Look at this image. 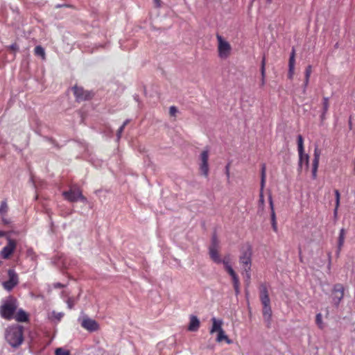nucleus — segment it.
<instances>
[{
  "label": "nucleus",
  "mask_w": 355,
  "mask_h": 355,
  "mask_svg": "<svg viewBox=\"0 0 355 355\" xmlns=\"http://www.w3.org/2000/svg\"><path fill=\"white\" fill-rule=\"evenodd\" d=\"M309 78H305V80H304V89H303V92L304 93L305 91H306V87H307L308 84H309Z\"/></svg>",
  "instance_id": "obj_44"
},
{
  "label": "nucleus",
  "mask_w": 355,
  "mask_h": 355,
  "mask_svg": "<svg viewBox=\"0 0 355 355\" xmlns=\"http://www.w3.org/2000/svg\"><path fill=\"white\" fill-rule=\"evenodd\" d=\"M73 93L78 101L88 100L92 98V94L88 91H85L82 87H74Z\"/></svg>",
  "instance_id": "obj_13"
},
{
  "label": "nucleus",
  "mask_w": 355,
  "mask_h": 355,
  "mask_svg": "<svg viewBox=\"0 0 355 355\" xmlns=\"http://www.w3.org/2000/svg\"><path fill=\"white\" fill-rule=\"evenodd\" d=\"M128 123H129V120H125V121L123 122V123L122 126L125 128V127L128 124Z\"/></svg>",
  "instance_id": "obj_49"
},
{
  "label": "nucleus",
  "mask_w": 355,
  "mask_h": 355,
  "mask_svg": "<svg viewBox=\"0 0 355 355\" xmlns=\"http://www.w3.org/2000/svg\"><path fill=\"white\" fill-rule=\"evenodd\" d=\"M309 157L307 154L304 153V151L302 152L301 154H299V164H298V170L301 171L302 169L303 164L306 166L307 168L309 166Z\"/></svg>",
  "instance_id": "obj_16"
},
{
  "label": "nucleus",
  "mask_w": 355,
  "mask_h": 355,
  "mask_svg": "<svg viewBox=\"0 0 355 355\" xmlns=\"http://www.w3.org/2000/svg\"><path fill=\"white\" fill-rule=\"evenodd\" d=\"M208 159L209 150H205L200 154L201 164L200 166V169L205 177H207L209 174Z\"/></svg>",
  "instance_id": "obj_12"
},
{
  "label": "nucleus",
  "mask_w": 355,
  "mask_h": 355,
  "mask_svg": "<svg viewBox=\"0 0 355 355\" xmlns=\"http://www.w3.org/2000/svg\"><path fill=\"white\" fill-rule=\"evenodd\" d=\"M189 324L188 326V330L190 331H197L200 327V320L196 315L190 316Z\"/></svg>",
  "instance_id": "obj_15"
},
{
  "label": "nucleus",
  "mask_w": 355,
  "mask_h": 355,
  "mask_svg": "<svg viewBox=\"0 0 355 355\" xmlns=\"http://www.w3.org/2000/svg\"><path fill=\"white\" fill-rule=\"evenodd\" d=\"M178 112V110L175 106H171L169 108V114L171 116H175Z\"/></svg>",
  "instance_id": "obj_36"
},
{
  "label": "nucleus",
  "mask_w": 355,
  "mask_h": 355,
  "mask_svg": "<svg viewBox=\"0 0 355 355\" xmlns=\"http://www.w3.org/2000/svg\"><path fill=\"white\" fill-rule=\"evenodd\" d=\"M6 235V232L0 231V237H3Z\"/></svg>",
  "instance_id": "obj_50"
},
{
  "label": "nucleus",
  "mask_w": 355,
  "mask_h": 355,
  "mask_svg": "<svg viewBox=\"0 0 355 355\" xmlns=\"http://www.w3.org/2000/svg\"><path fill=\"white\" fill-rule=\"evenodd\" d=\"M55 355H70L69 351L62 348H57L55 352Z\"/></svg>",
  "instance_id": "obj_29"
},
{
  "label": "nucleus",
  "mask_w": 355,
  "mask_h": 355,
  "mask_svg": "<svg viewBox=\"0 0 355 355\" xmlns=\"http://www.w3.org/2000/svg\"><path fill=\"white\" fill-rule=\"evenodd\" d=\"M218 241L214 235L212 237L211 243L209 247V254L211 260L216 263H221L222 259L219 255Z\"/></svg>",
  "instance_id": "obj_7"
},
{
  "label": "nucleus",
  "mask_w": 355,
  "mask_h": 355,
  "mask_svg": "<svg viewBox=\"0 0 355 355\" xmlns=\"http://www.w3.org/2000/svg\"><path fill=\"white\" fill-rule=\"evenodd\" d=\"M211 322L212 326L210 329V334H212L215 332H218V335L216 339V342L220 343L225 340L229 344L231 343V340L228 338L227 336L225 334V331L222 328L223 324V320L216 319V318H212Z\"/></svg>",
  "instance_id": "obj_4"
},
{
  "label": "nucleus",
  "mask_w": 355,
  "mask_h": 355,
  "mask_svg": "<svg viewBox=\"0 0 355 355\" xmlns=\"http://www.w3.org/2000/svg\"><path fill=\"white\" fill-rule=\"evenodd\" d=\"M225 169H226L227 177L229 179L230 178V165L229 164L226 166Z\"/></svg>",
  "instance_id": "obj_45"
},
{
  "label": "nucleus",
  "mask_w": 355,
  "mask_h": 355,
  "mask_svg": "<svg viewBox=\"0 0 355 355\" xmlns=\"http://www.w3.org/2000/svg\"><path fill=\"white\" fill-rule=\"evenodd\" d=\"M75 304V302L74 301L71 299V298H69L68 300H67V306L69 309H72L73 307Z\"/></svg>",
  "instance_id": "obj_38"
},
{
  "label": "nucleus",
  "mask_w": 355,
  "mask_h": 355,
  "mask_svg": "<svg viewBox=\"0 0 355 355\" xmlns=\"http://www.w3.org/2000/svg\"><path fill=\"white\" fill-rule=\"evenodd\" d=\"M265 65H266V58H265V57H263L262 59V61H261V77L263 78V79L265 78V75H266Z\"/></svg>",
  "instance_id": "obj_30"
},
{
  "label": "nucleus",
  "mask_w": 355,
  "mask_h": 355,
  "mask_svg": "<svg viewBox=\"0 0 355 355\" xmlns=\"http://www.w3.org/2000/svg\"><path fill=\"white\" fill-rule=\"evenodd\" d=\"M6 339L14 347L19 346L24 340L22 328L12 327L6 330Z\"/></svg>",
  "instance_id": "obj_2"
},
{
  "label": "nucleus",
  "mask_w": 355,
  "mask_h": 355,
  "mask_svg": "<svg viewBox=\"0 0 355 355\" xmlns=\"http://www.w3.org/2000/svg\"><path fill=\"white\" fill-rule=\"evenodd\" d=\"M344 296V288L341 284L335 285L333 291V302L338 305Z\"/></svg>",
  "instance_id": "obj_14"
},
{
  "label": "nucleus",
  "mask_w": 355,
  "mask_h": 355,
  "mask_svg": "<svg viewBox=\"0 0 355 355\" xmlns=\"http://www.w3.org/2000/svg\"><path fill=\"white\" fill-rule=\"evenodd\" d=\"M266 165L263 164L262 167H261V178H266Z\"/></svg>",
  "instance_id": "obj_40"
},
{
  "label": "nucleus",
  "mask_w": 355,
  "mask_h": 355,
  "mask_svg": "<svg viewBox=\"0 0 355 355\" xmlns=\"http://www.w3.org/2000/svg\"><path fill=\"white\" fill-rule=\"evenodd\" d=\"M265 84V78L264 79H261V85H263Z\"/></svg>",
  "instance_id": "obj_52"
},
{
  "label": "nucleus",
  "mask_w": 355,
  "mask_h": 355,
  "mask_svg": "<svg viewBox=\"0 0 355 355\" xmlns=\"http://www.w3.org/2000/svg\"><path fill=\"white\" fill-rule=\"evenodd\" d=\"M65 199L69 202H74L77 201L86 202V198L83 196L81 191L78 188H71L67 191L63 192Z\"/></svg>",
  "instance_id": "obj_6"
},
{
  "label": "nucleus",
  "mask_w": 355,
  "mask_h": 355,
  "mask_svg": "<svg viewBox=\"0 0 355 355\" xmlns=\"http://www.w3.org/2000/svg\"><path fill=\"white\" fill-rule=\"evenodd\" d=\"M218 41V56L222 59L227 58L231 53L232 47L230 44L225 40L220 35H216Z\"/></svg>",
  "instance_id": "obj_5"
},
{
  "label": "nucleus",
  "mask_w": 355,
  "mask_h": 355,
  "mask_svg": "<svg viewBox=\"0 0 355 355\" xmlns=\"http://www.w3.org/2000/svg\"><path fill=\"white\" fill-rule=\"evenodd\" d=\"M311 72V66L309 65L305 70V78H310Z\"/></svg>",
  "instance_id": "obj_34"
},
{
  "label": "nucleus",
  "mask_w": 355,
  "mask_h": 355,
  "mask_svg": "<svg viewBox=\"0 0 355 355\" xmlns=\"http://www.w3.org/2000/svg\"><path fill=\"white\" fill-rule=\"evenodd\" d=\"M9 49L12 51H17L18 49V46L17 45V44H12L9 46Z\"/></svg>",
  "instance_id": "obj_43"
},
{
  "label": "nucleus",
  "mask_w": 355,
  "mask_h": 355,
  "mask_svg": "<svg viewBox=\"0 0 355 355\" xmlns=\"http://www.w3.org/2000/svg\"><path fill=\"white\" fill-rule=\"evenodd\" d=\"M1 218H2V221L3 222V223H5V224H8L9 223V221L7 219H5L3 218V216H1Z\"/></svg>",
  "instance_id": "obj_48"
},
{
  "label": "nucleus",
  "mask_w": 355,
  "mask_h": 355,
  "mask_svg": "<svg viewBox=\"0 0 355 355\" xmlns=\"http://www.w3.org/2000/svg\"><path fill=\"white\" fill-rule=\"evenodd\" d=\"M157 7H159L161 6V0H153Z\"/></svg>",
  "instance_id": "obj_46"
},
{
  "label": "nucleus",
  "mask_w": 355,
  "mask_h": 355,
  "mask_svg": "<svg viewBox=\"0 0 355 355\" xmlns=\"http://www.w3.org/2000/svg\"><path fill=\"white\" fill-rule=\"evenodd\" d=\"M245 275H246L247 280L249 281V279H250V270H248V272H245Z\"/></svg>",
  "instance_id": "obj_47"
},
{
  "label": "nucleus",
  "mask_w": 355,
  "mask_h": 355,
  "mask_svg": "<svg viewBox=\"0 0 355 355\" xmlns=\"http://www.w3.org/2000/svg\"><path fill=\"white\" fill-rule=\"evenodd\" d=\"M17 301L12 297H8L0 306V314L2 318L10 320L17 309Z\"/></svg>",
  "instance_id": "obj_3"
},
{
  "label": "nucleus",
  "mask_w": 355,
  "mask_h": 355,
  "mask_svg": "<svg viewBox=\"0 0 355 355\" xmlns=\"http://www.w3.org/2000/svg\"><path fill=\"white\" fill-rule=\"evenodd\" d=\"M269 2H270L272 0H268Z\"/></svg>",
  "instance_id": "obj_53"
},
{
  "label": "nucleus",
  "mask_w": 355,
  "mask_h": 355,
  "mask_svg": "<svg viewBox=\"0 0 355 355\" xmlns=\"http://www.w3.org/2000/svg\"><path fill=\"white\" fill-rule=\"evenodd\" d=\"M265 183H266V178H261V189H260V191L263 192V188L265 187Z\"/></svg>",
  "instance_id": "obj_41"
},
{
  "label": "nucleus",
  "mask_w": 355,
  "mask_h": 355,
  "mask_svg": "<svg viewBox=\"0 0 355 355\" xmlns=\"http://www.w3.org/2000/svg\"><path fill=\"white\" fill-rule=\"evenodd\" d=\"M231 277L232 278V282H233L235 293L237 295L239 293V284H240L239 279L238 276L236 275V274L232 275Z\"/></svg>",
  "instance_id": "obj_20"
},
{
  "label": "nucleus",
  "mask_w": 355,
  "mask_h": 355,
  "mask_svg": "<svg viewBox=\"0 0 355 355\" xmlns=\"http://www.w3.org/2000/svg\"><path fill=\"white\" fill-rule=\"evenodd\" d=\"M52 315H53V316L55 319H57L58 321H60V320H61V318L63 317L64 313H62V312L57 313V312L53 311V312L52 313Z\"/></svg>",
  "instance_id": "obj_32"
},
{
  "label": "nucleus",
  "mask_w": 355,
  "mask_h": 355,
  "mask_svg": "<svg viewBox=\"0 0 355 355\" xmlns=\"http://www.w3.org/2000/svg\"><path fill=\"white\" fill-rule=\"evenodd\" d=\"M251 254V250L248 247L246 250L243 251L242 254L240 257L239 262L243 266V269L245 272L250 270Z\"/></svg>",
  "instance_id": "obj_8"
},
{
  "label": "nucleus",
  "mask_w": 355,
  "mask_h": 355,
  "mask_svg": "<svg viewBox=\"0 0 355 355\" xmlns=\"http://www.w3.org/2000/svg\"><path fill=\"white\" fill-rule=\"evenodd\" d=\"M334 193H335V196H336V207H335V209H334V214H336L337 213V210H338V208L339 205H340V195L339 191L337 190V189H336L334 191Z\"/></svg>",
  "instance_id": "obj_26"
},
{
  "label": "nucleus",
  "mask_w": 355,
  "mask_h": 355,
  "mask_svg": "<svg viewBox=\"0 0 355 355\" xmlns=\"http://www.w3.org/2000/svg\"><path fill=\"white\" fill-rule=\"evenodd\" d=\"M80 320L81 327L89 331L92 332L98 329V324L87 315H84Z\"/></svg>",
  "instance_id": "obj_9"
},
{
  "label": "nucleus",
  "mask_w": 355,
  "mask_h": 355,
  "mask_svg": "<svg viewBox=\"0 0 355 355\" xmlns=\"http://www.w3.org/2000/svg\"><path fill=\"white\" fill-rule=\"evenodd\" d=\"M345 234V230L341 229V230L340 232V234H339V238H338V252H337L338 254H339L341 247L343 246V245L344 243Z\"/></svg>",
  "instance_id": "obj_19"
},
{
  "label": "nucleus",
  "mask_w": 355,
  "mask_h": 355,
  "mask_svg": "<svg viewBox=\"0 0 355 355\" xmlns=\"http://www.w3.org/2000/svg\"><path fill=\"white\" fill-rule=\"evenodd\" d=\"M319 164L313 163V168H312V176L313 179H315L317 177V171Z\"/></svg>",
  "instance_id": "obj_31"
},
{
  "label": "nucleus",
  "mask_w": 355,
  "mask_h": 355,
  "mask_svg": "<svg viewBox=\"0 0 355 355\" xmlns=\"http://www.w3.org/2000/svg\"><path fill=\"white\" fill-rule=\"evenodd\" d=\"M8 205L6 201H3L0 205V215L4 216L8 211Z\"/></svg>",
  "instance_id": "obj_25"
},
{
  "label": "nucleus",
  "mask_w": 355,
  "mask_h": 355,
  "mask_svg": "<svg viewBox=\"0 0 355 355\" xmlns=\"http://www.w3.org/2000/svg\"><path fill=\"white\" fill-rule=\"evenodd\" d=\"M124 127H123L122 125L119 128L118 131H117V137L119 139L121 137V133L123 132V130H124Z\"/></svg>",
  "instance_id": "obj_42"
},
{
  "label": "nucleus",
  "mask_w": 355,
  "mask_h": 355,
  "mask_svg": "<svg viewBox=\"0 0 355 355\" xmlns=\"http://www.w3.org/2000/svg\"><path fill=\"white\" fill-rule=\"evenodd\" d=\"M291 55H293V58H295V49L292 50V52H291Z\"/></svg>",
  "instance_id": "obj_51"
},
{
  "label": "nucleus",
  "mask_w": 355,
  "mask_h": 355,
  "mask_svg": "<svg viewBox=\"0 0 355 355\" xmlns=\"http://www.w3.org/2000/svg\"><path fill=\"white\" fill-rule=\"evenodd\" d=\"M15 319L20 322H26L28 320V315L24 310L19 309L15 315Z\"/></svg>",
  "instance_id": "obj_17"
},
{
  "label": "nucleus",
  "mask_w": 355,
  "mask_h": 355,
  "mask_svg": "<svg viewBox=\"0 0 355 355\" xmlns=\"http://www.w3.org/2000/svg\"><path fill=\"white\" fill-rule=\"evenodd\" d=\"M268 198H269L270 207V209H271V213H272V211H275V210H274V205H273V202H272V199L271 195L269 196Z\"/></svg>",
  "instance_id": "obj_39"
},
{
  "label": "nucleus",
  "mask_w": 355,
  "mask_h": 355,
  "mask_svg": "<svg viewBox=\"0 0 355 355\" xmlns=\"http://www.w3.org/2000/svg\"><path fill=\"white\" fill-rule=\"evenodd\" d=\"M294 69H295V67H292V68H289L288 69V78H290V79L293 78V74H294Z\"/></svg>",
  "instance_id": "obj_37"
},
{
  "label": "nucleus",
  "mask_w": 355,
  "mask_h": 355,
  "mask_svg": "<svg viewBox=\"0 0 355 355\" xmlns=\"http://www.w3.org/2000/svg\"><path fill=\"white\" fill-rule=\"evenodd\" d=\"M35 54L36 55L42 57L43 60L45 59V51L43 47L41 46H37L35 48Z\"/></svg>",
  "instance_id": "obj_22"
},
{
  "label": "nucleus",
  "mask_w": 355,
  "mask_h": 355,
  "mask_svg": "<svg viewBox=\"0 0 355 355\" xmlns=\"http://www.w3.org/2000/svg\"><path fill=\"white\" fill-rule=\"evenodd\" d=\"M271 222H272V229L274 230L275 232H277V222H276V215H275V211H272V213H271Z\"/></svg>",
  "instance_id": "obj_28"
},
{
  "label": "nucleus",
  "mask_w": 355,
  "mask_h": 355,
  "mask_svg": "<svg viewBox=\"0 0 355 355\" xmlns=\"http://www.w3.org/2000/svg\"><path fill=\"white\" fill-rule=\"evenodd\" d=\"M320 154V150L318 147H316L314 150V158L313 160V163L319 164Z\"/></svg>",
  "instance_id": "obj_24"
},
{
  "label": "nucleus",
  "mask_w": 355,
  "mask_h": 355,
  "mask_svg": "<svg viewBox=\"0 0 355 355\" xmlns=\"http://www.w3.org/2000/svg\"><path fill=\"white\" fill-rule=\"evenodd\" d=\"M260 300L263 305V316L269 327L270 324L272 309L270 307V300L269 298L267 287L265 284H261L259 287Z\"/></svg>",
  "instance_id": "obj_1"
},
{
  "label": "nucleus",
  "mask_w": 355,
  "mask_h": 355,
  "mask_svg": "<svg viewBox=\"0 0 355 355\" xmlns=\"http://www.w3.org/2000/svg\"><path fill=\"white\" fill-rule=\"evenodd\" d=\"M292 67H295V58H293V55H291L288 62V68Z\"/></svg>",
  "instance_id": "obj_33"
},
{
  "label": "nucleus",
  "mask_w": 355,
  "mask_h": 355,
  "mask_svg": "<svg viewBox=\"0 0 355 355\" xmlns=\"http://www.w3.org/2000/svg\"><path fill=\"white\" fill-rule=\"evenodd\" d=\"M224 265V267L226 270V271L230 274V276L235 275V272L232 269V266L230 264V258L229 257H225L223 260L222 262Z\"/></svg>",
  "instance_id": "obj_18"
},
{
  "label": "nucleus",
  "mask_w": 355,
  "mask_h": 355,
  "mask_svg": "<svg viewBox=\"0 0 355 355\" xmlns=\"http://www.w3.org/2000/svg\"><path fill=\"white\" fill-rule=\"evenodd\" d=\"M297 150L299 154H301L302 152L304 151L303 137L301 135L297 136Z\"/></svg>",
  "instance_id": "obj_21"
},
{
  "label": "nucleus",
  "mask_w": 355,
  "mask_h": 355,
  "mask_svg": "<svg viewBox=\"0 0 355 355\" xmlns=\"http://www.w3.org/2000/svg\"><path fill=\"white\" fill-rule=\"evenodd\" d=\"M7 239V245L3 248L1 252V255L3 259H8L15 250L17 245L15 240L12 239L10 237H8Z\"/></svg>",
  "instance_id": "obj_11"
},
{
  "label": "nucleus",
  "mask_w": 355,
  "mask_h": 355,
  "mask_svg": "<svg viewBox=\"0 0 355 355\" xmlns=\"http://www.w3.org/2000/svg\"><path fill=\"white\" fill-rule=\"evenodd\" d=\"M259 205L261 207L264 206V196H263V192L260 191L259 193Z\"/></svg>",
  "instance_id": "obj_35"
},
{
  "label": "nucleus",
  "mask_w": 355,
  "mask_h": 355,
  "mask_svg": "<svg viewBox=\"0 0 355 355\" xmlns=\"http://www.w3.org/2000/svg\"><path fill=\"white\" fill-rule=\"evenodd\" d=\"M8 274L9 279L3 282V286L6 290L10 291L18 284V276L12 269L8 270Z\"/></svg>",
  "instance_id": "obj_10"
},
{
  "label": "nucleus",
  "mask_w": 355,
  "mask_h": 355,
  "mask_svg": "<svg viewBox=\"0 0 355 355\" xmlns=\"http://www.w3.org/2000/svg\"><path fill=\"white\" fill-rule=\"evenodd\" d=\"M322 107H323V113L322 114V118L324 117V114L327 112V111L328 110V108H329V98H328L324 97L323 98Z\"/></svg>",
  "instance_id": "obj_27"
},
{
  "label": "nucleus",
  "mask_w": 355,
  "mask_h": 355,
  "mask_svg": "<svg viewBox=\"0 0 355 355\" xmlns=\"http://www.w3.org/2000/svg\"><path fill=\"white\" fill-rule=\"evenodd\" d=\"M315 323L320 329H322L324 327L322 321V316L320 313H318L315 316Z\"/></svg>",
  "instance_id": "obj_23"
}]
</instances>
